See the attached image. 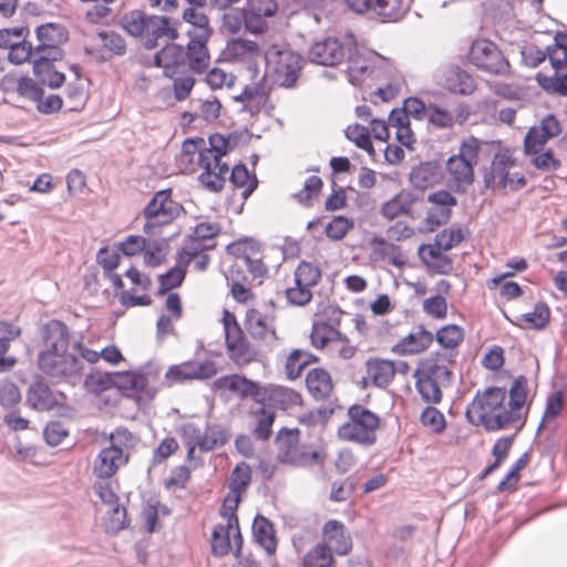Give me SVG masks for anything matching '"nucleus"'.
I'll list each match as a JSON object with an SVG mask.
<instances>
[{
	"mask_svg": "<svg viewBox=\"0 0 567 567\" xmlns=\"http://www.w3.org/2000/svg\"><path fill=\"white\" fill-rule=\"evenodd\" d=\"M371 247L370 258L374 262L388 261L398 268H402L406 264V257L402 254L400 246L389 243L384 238H372Z\"/></svg>",
	"mask_w": 567,
	"mask_h": 567,
	"instance_id": "nucleus-31",
	"label": "nucleus"
},
{
	"mask_svg": "<svg viewBox=\"0 0 567 567\" xmlns=\"http://www.w3.org/2000/svg\"><path fill=\"white\" fill-rule=\"evenodd\" d=\"M307 388L315 396L323 398L332 391V381L323 369L311 370L306 378Z\"/></svg>",
	"mask_w": 567,
	"mask_h": 567,
	"instance_id": "nucleus-40",
	"label": "nucleus"
},
{
	"mask_svg": "<svg viewBox=\"0 0 567 567\" xmlns=\"http://www.w3.org/2000/svg\"><path fill=\"white\" fill-rule=\"evenodd\" d=\"M28 401L39 411H50L58 405L55 395L50 388L42 382H35L30 386Z\"/></svg>",
	"mask_w": 567,
	"mask_h": 567,
	"instance_id": "nucleus-37",
	"label": "nucleus"
},
{
	"mask_svg": "<svg viewBox=\"0 0 567 567\" xmlns=\"http://www.w3.org/2000/svg\"><path fill=\"white\" fill-rule=\"evenodd\" d=\"M436 341L446 349L457 347L464 339V330L457 324H446L436 332Z\"/></svg>",
	"mask_w": 567,
	"mask_h": 567,
	"instance_id": "nucleus-52",
	"label": "nucleus"
},
{
	"mask_svg": "<svg viewBox=\"0 0 567 567\" xmlns=\"http://www.w3.org/2000/svg\"><path fill=\"white\" fill-rule=\"evenodd\" d=\"M277 417L276 412L267 405L260 404L249 411L251 434L259 441H268L272 435V425Z\"/></svg>",
	"mask_w": 567,
	"mask_h": 567,
	"instance_id": "nucleus-30",
	"label": "nucleus"
},
{
	"mask_svg": "<svg viewBox=\"0 0 567 567\" xmlns=\"http://www.w3.org/2000/svg\"><path fill=\"white\" fill-rule=\"evenodd\" d=\"M371 11L384 21L395 22L406 12L402 0H373Z\"/></svg>",
	"mask_w": 567,
	"mask_h": 567,
	"instance_id": "nucleus-41",
	"label": "nucleus"
},
{
	"mask_svg": "<svg viewBox=\"0 0 567 567\" xmlns=\"http://www.w3.org/2000/svg\"><path fill=\"white\" fill-rule=\"evenodd\" d=\"M41 370L51 378L72 377L79 373V357H40Z\"/></svg>",
	"mask_w": 567,
	"mask_h": 567,
	"instance_id": "nucleus-28",
	"label": "nucleus"
},
{
	"mask_svg": "<svg viewBox=\"0 0 567 567\" xmlns=\"http://www.w3.org/2000/svg\"><path fill=\"white\" fill-rule=\"evenodd\" d=\"M189 41L185 48V61L188 68L196 74H203L207 71L210 63V54L207 43L210 37L193 35V31H188Z\"/></svg>",
	"mask_w": 567,
	"mask_h": 567,
	"instance_id": "nucleus-20",
	"label": "nucleus"
},
{
	"mask_svg": "<svg viewBox=\"0 0 567 567\" xmlns=\"http://www.w3.org/2000/svg\"><path fill=\"white\" fill-rule=\"evenodd\" d=\"M415 388L422 400L429 404H439L442 401L443 393L441 388L444 386L432 380L414 377Z\"/></svg>",
	"mask_w": 567,
	"mask_h": 567,
	"instance_id": "nucleus-46",
	"label": "nucleus"
},
{
	"mask_svg": "<svg viewBox=\"0 0 567 567\" xmlns=\"http://www.w3.org/2000/svg\"><path fill=\"white\" fill-rule=\"evenodd\" d=\"M358 54V43L352 32H347L341 38H326L315 42L308 52L311 62L333 66L347 58L352 59Z\"/></svg>",
	"mask_w": 567,
	"mask_h": 567,
	"instance_id": "nucleus-6",
	"label": "nucleus"
},
{
	"mask_svg": "<svg viewBox=\"0 0 567 567\" xmlns=\"http://www.w3.org/2000/svg\"><path fill=\"white\" fill-rule=\"evenodd\" d=\"M215 384L220 390H227L241 398H252L256 403L261 404L264 388L246 378L239 375H226L217 379Z\"/></svg>",
	"mask_w": 567,
	"mask_h": 567,
	"instance_id": "nucleus-27",
	"label": "nucleus"
},
{
	"mask_svg": "<svg viewBox=\"0 0 567 567\" xmlns=\"http://www.w3.org/2000/svg\"><path fill=\"white\" fill-rule=\"evenodd\" d=\"M252 535L255 540L268 555H274L276 553L277 538L274 525L269 519L261 515H257L252 523Z\"/></svg>",
	"mask_w": 567,
	"mask_h": 567,
	"instance_id": "nucleus-36",
	"label": "nucleus"
},
{
	"mask_svg": "<svg viewBox=\"0 0 567 567\" xmlns=\"http://www.w3.org/2000/svg\"><path fill=\"white\" fill-rule=\"evenodd\" d=\"M414 202L415 196L411 193H399L382 205L381 214L392 220L401 214H409Z\"/></svg>",
	"mask_w": 567,
	"mask_h": 567,
	"instance_id": "nucleus-38",
	"label": "nucleus"
},
{
	"mask_svg": "<svg viewBox=\"0 0 567 567\" xmlns=\"http://www.w3.org/2000/svg\"><path fill=\"white\" fill-rule=\"evenodd\" d=\"M214 157L210 161L199 162L198 165L203 168V172L198 176V182L202 186L212 192L219 193L223 190L226 183V175L229 172L227 163L219 159L218 163H214Z\"/></svg>",
	"mask_w": 567,
	"mask_h": 567,
	"instance_id": "nucleus-26",
	"label": "nucleus"
},
{
	"mask_svg": "<svg viewBox=\"0 0 567 567\" xmlns=\"http://www.w3.org/2000/svg\"><path fill=\"white\" fill-rule=\"evenodd\" d=\"M354 227V221L343 215H338L329 221L324 228L327 237L333 241L341 240L350 229Z\"/></svg>",
	"mask_w": 567,
	"mask_h": 567,
	"instance_id": "nucleus-53",
	"label": "nucleus"
},
{
	"mask_svg": "<svg viewBox=\"0 0 567 567\" xmlns=\"http://www.w3.org/2000/svg\"><path fill=\"white\" fill-rule=\"evenodd\" d=\"M34 58V45L27 40H16L9 49L8 60L12 64L19 65Z\"/></svg>",
	"mask_w": 567,
	"mask_h": 567,
	"instance_id": "nucleus-55",
	"label": "nucleus"
},
{
	"mask_svg": "<svg viewBox=\"0 0 567 567\" xmlns=\"http://www.w3.org/2000/svg\"><path fill=\"white\" fill-rule=\"evenodd\" d=\"M186 276V270L181 266H175L167 270L165 274L158 276V295H164L167 291L179 287Z\"/></svg>",
	"mask_w": 567,
	"mask_h": 567,
	"instance_id": "nucleus-54",
	"label": "nucleus"
},
{
	"mask_svg": "<svg viewBox=\"0 0 567 567\" xmlns=\"http://www.w3.org/2000/svg\"><path fill=\"white\" fill-rule=\"evenodd\" d=\"M441 85L450 93L460 95H470L476 90L474 78L458 65L444 70Z\"/></svg>",
	"mask_w": 567,
	"mask_h": 567,
	"instance_id": "nucleus-25",
	"label": "nucleus"
},
{
	"mask_svg": "<svg viewBox=\"0 0 567 567\" xmlns=\"http://www.w3.org/2000/svg\"><path fill=\"white\" fill-rule=\"evenodd\" d=\"M464 240L463 229L455 226L449 229H443L435 235V246L443 251H447L457 246Z\"/></svg>",
	"mask_w": 567,
	"mask_h": 567,
	"instance_id": "nucleus-58",
	"label": "nucleus"
},
{
	"mask_svg": "<svg viewBox=\"0 0 567 567\" xmlns=\"http://www.w3.org/2000/svg\"><path fill=\"white\" fill-rule=\"evenodd\" d=\"M229 435L220 425H210L206 429L204 435L199 440V449L202 451H212L218 446H223L228 442Z\"/></svg>",
	"mask_w": 567,
	"mask_h": 567,
	"instance_id": "nucleus-50",
	"label": "nucleus"
},
{
	"mask_svg": "<svg viewBox=\"0 0 567 567\" xmlns=\"http://www.w3.org/2000/svg\"><path fill=\"white\" fill-rule=\"evenodd\" d=\"M347 60L349 62V66H348L349 81L353 85H360L373 72L372 66L368 62H365V61L360 62L359 53L355 56H353L352 59H347Z\"/></svg>",
	"mask_w": 567,
	"mask_h": 567,
	"instance_id": "nucleus-59",
	"label": "nucleus"
},
{
	"mask_svg": "<svg viewBox=\"0 0 567 567\" xmlns=\"http://www.w3.org/2000/svg\"><path fill=\"white\" fill-rule=\"evenodd\" d=\"M321 279V270L312 262L301 261L295 270V285L313 287Z\"/></svg>",
	"mask_w": 567,
	"mask_h": 567,
	"instance_id": "nucleus-49",
	"label": "nucleus"
},
{
	"mask_svg": "<svg viewBox=\"0 0 567 567\" xmlns=\"http://www.w3.org/2000/svg\"><path fill=\"white\" fill-rule=\"evenodd\" d=\"M300 430L282 427L278 431L275 445L276 457L281 464L309 466L322 464L327 458L324 449H312L300 443Z\"/></svg>",
	"mask_w": 567,
	"mask_h": 567,
	"instance_id": "nucleus-3",
	"label": "nucleus"
},
{
	"mask_svg": "<svg viewBox=\"0 0 567 567\" xmlns=\"http://www.w3.org/2000/svg\"><path fill=\"white\" fill-rule=\"evenodd\" d=\"M225 343L229 351L245 354L248 351L247 340L234 315L225 312L224 316Z\"/></svg>",
	"mask_w": 567,
	"mask_h": 567,
	"instance_id": "nucleus-35",
	"label": "nucleus"
},
{
	"mask_svg": "<svg viewBox=\"0 0 567 567\" xmlns=\"http://www.w3.org/2000/svg\"><path fill=\"white\" fill-rule=\"evenodd\" d=\"M130 433L127 431H116L111 435V440L127 439ZM127 462L124 456L123 450L114 442L110 446L104 447L94 461L93 472L100 478H110L116 474L118 467Z\"/></svg>",
	"mask_w": 567,
	"mask_h": 567,
	"instance_id": "nucleus-15",
	"label": "nucleus"
},
{
	"mask_svg": "<svg viewBox=\"0 0 567 567\" xmlns=\"http://www.w3.org/2000/svg\"><path fill=\"white\" fill-rule=\"evenodd\" d=\"M241 496L243 494L233 491H229L228 494L225 496L219 511V514L225 522L239 524L237 509L241 502Z\"/></svg>",
	"mask_w": 567,
	"mask_h": 567,
	"instance_id": "nucleus-60",
	"label": "nucleus"
},
{
	"mask_svg": "<svg viewBox=\"0 0 567 567\" xmlns=\"http://www.w3.org/2000/svg\"><path fill=\"white\" fill-rule=\"evenodd\" d=\"M329 317L323 321H315L310 334L311 344L317 349H323L329 342L341 339V333L337 329L343 313L339 307H329L324 315Z\"/></svg>",
	"mask_w": 567,
	"mask_h": 567,
	"instance_id": "nucleus-16",
	"label": "nucleus"
},
{
	"mask_svg": "<svg viewBox=\"0 0 567 567\" xmlns=\"http://www.w3.org/2000/svg\"><path fill=\"white\" fill-rule=\"evenodd\" d=\"M172 193L171 188L156 192L144 207L145 234H152V229L156 226L171 224L184 212V207L172 198Z\"/></svg>",
	"mask_w": 567,
	"mask_h": 567,
	"instance_id": "nucleus-7",
	"label": "nucleus"
},
{
	"mask_svg": "<svg viewBox=\"0 0 567 567\" xmlns=\"http://www.w3.org/2000/svg\"><path fill=\"white\" fill-rule=\"evenodd\" d=\"M409 364L405 361L394 362L389 359L371 358L367 362V377L375 386H386L396 373L406 374Z\"/></svg>",
	"mask_w": 567,
	"mask_h": 567,
	"instance_id": "nucleus-17",
	"label": "nucleus"
},
{
	"mask_svg": "<svg viewBox=\"0 0 567 567\" xmlns=\"http://www.w3.org/2000/svg\"><path fill=\"white\" fill-rule=\"evenodd\" d=\"M534 396L535 390L530 388L524 375L517 377L513 381L508 394L506 393V409L509 410L514 427L517 430L525 425Z\"/></svg>",
	"mask_w": 567,
	"mask_h": 567,
	"instance_id": "nucleus-11",
	"label": "nucleus"
},
{
	"mask_svg": "<svg viewBox=\"0 0 567 567\" xmlns=\"http://www.w3.org/2000/svg\"><path fill=\"white\" fill-rule=\"evenodd\" d=\"M514 165L512 154L506 150L494 155L488 168H485L483 182L486 189L506 188L508 185V168Z\"/></svg>",
	"mask_w": 567,
	"mask_h": 567,
	"instance_id": "nucleus-21",
	"label": "nucleus"
},
{
	"mask_svg": "<svg viewBox=\"0 0 567 567\" xmlns=\"http://www.w3.org/2000/svg\"><path fill=\"white\" fill-rule=\"evenodd\" d=\"M179 22L166 16L146 14L142 10H131L121 18L122 28L134 38H142L143 47L153 50L161 38L169 41L178 39Z\"/></svg>",
	"mask_w": 567,
	"mask_h": 567,
	"instance_id": "nucleus-2",
	"label": "nucleus"
},
{
	"mask_svg": "<svg viewBox=\"0 0 567 567\" xmlns=\"http://www.w3.org/2000/svg\"><path fill=\"white\" fill-rule=\"evenodd\" d=\"M114 374L115 372L90 374L84 381V386L95 398L104 395L105 392L112 391V388H117Z\"/></svg>",
	"mask_w": 567,
	"mask_h": 567,
	"instance_id": "nucleus-44",
	"label": "nucleus"
},
{
	"mask_svg": "<svg viewBox=\"0 0 567 567\" xmlns=\"http://www.w3.org/2000/svg\"><path fill=\"white\" fill-rule=\"evenodd\" d=\"M347 421L338 427L337 435L341 441L352 442L362 446L377 443L380 416L361 404H352L347 412Z\"/></svg>",
	"mask_w": 567,
	"mask_h": 567,
	"instance_id": "nucleus-4",
	"label": "nucleus"
},
{
	"mask_svg": "<svg viewBox=\"0 0 567 567\" xmlns=\"http://www.w3.org/2000/svg\"><path fill=\"white\" fill-rule=\"evenodd\" d=\"M261 404L268 408H278L281 410H290L302 404V398L299 392L293 389L269 384L264 386Z\"/></svg>",
	"mask_w": 567,
	"mask_h": 567,
	"instance_id": "nucleus-22",
	"label": "nucleus"
},
{
	"mask_svg": "<svg viewBox=\"0 0 567 567\" xmlns=\"http://www.w3.org/2000/svg\"><path fill=\"white\" fill-rule=\"evenodd\" d=\"M38 43L34 45V55H53L63 58L62 45L69 40L68 29L54 22L43 23L35 29Z\"/></svg>",
	"mask_w": 567,
	"mask_h": 567,
	"instance_id": "nucleus-12",
	"label": "nucleus"
},
{
	"mask_svg": "<svg viewBox=\"0 0 567 567\" xmlns=\"http://www.w3.org/2000/svg\"><path fill=\"white\" fill-rule=\"evenodd\" d=\"M550 319V310L545 301H538L535 303L533 311L522 315V320L527 323L529 328L543 329L545 328Z\"/></svg>",
	"mask_w": 567,
	"mask_h": 567,
	"instance_id": "nucleus-51",
	"label": "nucleus"
},
{
	"mask_svg": "<svg viewBox=\"0 0 567 567\" xmlns=\"http://www.w3.org/2000/svg\"><path fill=\"white\" fill-rule=\"evenodd\" d=\"M323 186L321 177L311 175L306 178L303 188L298 193L293 194L297 202L303 207H311L313 205L312 199L319 195Z\"/></svg>",
	"mask_w": 567,
	"mask_h": 567,
	"instance_id": "nucleus-47",
	"label": "nucleus"
},
{
	"mask_svg": "<svg viewBox=\"0 0 567 567\" xmlns=\"http://www.w3.org/2000/svg\"><path fill=\"white\" fill-rule=\"evenodd\" d=\"M99 38L102 40L103 47L114 55H124L126 53L125 40L112 30H102L97 32Z\"/></svg>",
	"mask_w": 567,
	"mask_h": 567,
	"instance_id": "nucleus-62",
	"label": "nucleus"
},
{
	"mask_svg": "<svg viewBox=\"0 0 567 567\" xmlns=\"http://www.w3.org/2000/svg\"><path fill=\"white\" fill-rule=\"evenodd\" d=\"M245 326L252 339L264 342L272 351V344L277 342L276 331L266 323L258 310L250 309L246 312Z\"/></svg>",
	"mask_w": 567,
	"mask_h": 567,
	"instance_id": "nucleus-29",
	"label": "nucleus"
},
{
	"mask_svg": "<svg viewBox=\"0 0 567 567\" xmlns=\"http://www.w3.org/2000/svg\"><path fill=\"white\" fill-rule=\"evenodd\" d=\"M323 544L328 546L331 551L340 556L348 555L352 549L351 536L347 533L346 526L342 522L337 519L328 520L322 528Z\"/></svg>",
	"mask_w": 567,
	"mask_h": 567,
	"instance_id": "nucleus-24",
	"label": "nucleus"
},
{
	"mask_svg": "<svg viewBox=\"0 0 567 567\" xmlns=\"http://www.w3.org/2000/svg\"><path fill=\"white\" fill-rule=\"evenodd\" d=\"M523 63L528 68H537L543 62L548 60L550 62V48L549 44L545 49H540L535 44L525 47L522 52Z\"/></svg>",
	"mask_w": 567,
	"mask_h": 567,
	"instance_id": "nucleus-56",
	"label": "nucleus"
},
{
	"mask_svg": "<svg viewBox=\"0 0 567 567\" xmlns=\"http://www.w3.org/2000/svg\"><path fill=\"white\" fill-rule=\"evenodd\" d=\"M243 542L239 524L219 523L212 533V554L215 557H223L233 553L236 558H239Z\"/></svg>",
	"mask_w": 567,
	"mask_h": 567,
	"instance_id": "nucleus-13",
	"label": "nucleus"
},
{
	"mask_svg": "<svg viewBox=\"0 0 567 567\" xmlns=\"http://www.w3.org/2000/svg\"><path fill=\"white\" fill-rule=\"evenodd\" d=\"M433 342V334L424 326H419L415 332L409 333L399 343L393 346L392 351L398 354H419L426 350Z\"/></svg>",
	"mask_w": 567,
	"mask_h": 567,
	"instance_id": "nucleus-33",
	"label": "nucleus"
},
{
	"mask_svg": "<svg viewBox=\"0 0 567 567\" xmlns=\"http://www.w3.org/2000/svg\"><path fill=\"white\" fill-rule=\"evenodd\" d=\"M63 58H53V55H34L32 59V71L37 83L42 87L59 89L65 82V74L56 70L54 63Z\"/></svg>",
	"mask_w": 567,
	"mask_h": 567,
	"instance_id": "nucleus-19",
	"label": "nucleus"
},
{
	"mask_svg": "<svg viewBox=\"0 0 567 567\" xmlns=\"http://www.w3.org/2000/svg\"><path fill=\"white\" fill-rule=\"evenodd\" d=\"M451 361L446 357H425L420 360L414 377H421L446 385L452 378Z\"/></svg>",
	"mask_w": 567,
	"mask_h": 567,
	"instance_id": "nucleus-23",
	"label": "nucleus"
},
{
	"mask_svg": "<svg viewBox=\"0 0 567 567\" xmlns=\"http://www.w3.org/2000/svg\"><path fill=\"white\" fill-rule=\"evenodd\" d=\"M470 61L477 69L493 75H506L511 65L498 47L485 39L476 40L470 49Z\"/></svg>",
	"mask_w": 567,
	"mask_h": 567,
	"instance_id": "nucleus-9",
	"label": "nucleus"
},
{
	"mask_svg": "<svg viewBox=\"0 0 567 567\" xmlns=\"http://www.w3.org/2000/svg\"><path fill=\"white\" fill-rule=\"evenodd\" d=\"M251 481V468L246 463L238 464L231 473L229 491L244 494Z\"/></svg>",
	"mask_w": 567,
	"mask_h": 567,
	"instance_id": "nucleus-61",
	"label": "nucleus"
},
{
	"mask_svg": "<svg viewBox=\"0 0 567 567\" xmlns=\"http://www.w3.org/2000/svg\"><path fill=\"white\" fill-rule=\"evenodd\" d=\"M506 391L502 388H487L477 392L466 409L467 420L486 431H499L514 426V421L506 409Z\"/></svg>",
	"mask_w": 567,
	"mask_h": 567,
	"instance_id": "nucleus-1",
	"label": "nucleus"
},
{
	"mask_svg": "<svg viewBox=\"0 0 567 567\" xmlns=\"http://www.w3.org/2000/svg\"><path fill=\"white\" fill-rule=\"evenodd\" d=\"M200 8L187 7L183 11L182 19L196 29V32L193 31V35L212 37L214 31L209 25V19L204 12L199 11Z\"/></svg>",
	"mask_w": 567,
	"mask_h": 567,
	"instance_id": "nucleus-43",
	"label": "nucleus"
},
{
	"mask_svg": "<svg viewBox=\"0 0 567 567\" xmlns=\"http://www.w3.org/2000/svg\"><path fill=\"white\" fill-rule=\"evenodd\" d=\"M420 421L423 426L430 429L435 434H441L446 427L444 414L434 406H427L423 410Z\"/></svg>",
	"mask_w": 567,
	"mask_h": 567,
	"instance_id": "nucleus-57",
	"label": "nucleus"
},
{
	"mask_svg": "<svg viewBox=\"0 0 567 567\" xmlns=\"http://www.w3.org/2000/svg\"><path fill=\"white\" fill-rule=\"evenodd\" d=\"M550 48V66L554 70L551 75L542 72L536 74V82L539 87L550 95L558 96V89L555 83V78L564 74L567 70V31H556L554 41L549 44Z\"/></svg>",
	"mask_w": 567,
	"mask_h": 567,
	"instance_id": "nucleus-10",
	"label": "nucleus"
},
{
	"mask_svg": "<svg viewBox=\"0 0 567 567\" xmlns=\"http://www.w3.org/2000/svg\"><path fill=\"white\" fill-rule=\"evenodd\" d=\"M443 177L442 166L437 161H426L413 167L410 181L415 188L425 189L433 186Z\"/></svg>",
	"mask_w": 567,
	"mask_h": 567,
	"instance_id": "nucleus-32",
	"label": "nucleus"
},
{
	"mask_svg": "<svg viewBox=\"0 0 567 567\" xmlns=\"http://www.w3.org/2000/svg\"><path fill=\"white\" fill-rule=\"evenodd\" d=\"M208 147H204L199 151V157L197 163L210 161L214 157V163H218L228 153L227 141L225 135L214 133L208 137Z\"/></svg>",
	"mask_w": 567,
	"mask_h": 567,
	"instance_id": "nucleus-45",
	"label": "nucleus"
},
{
	"mask_svg": "<svg viewBox=\"0 0 567 567\" xmlns=\"http://www.w3.org/2000/svg\"><path fill=\"white\" fill-rule=\"evenodd\" d=\"M43 349L38 354H69L71 334L68 326L58 319H51L40 328Z\"/></svg>",
	"mask_w": 567,
	"mask_h": 567,
	"instance_id": "nucleus-14",
	"label": "nucleus"
},
{
	"mask_svg": "<svg viewBox=\"0 0 567 567\" xmlns=\"http://www.w3.org/2000/svg\"><path fill=\"white\" fill-rule=\"evenodd\" d=\"M446 171L456 183V190L464 193L468 186L474 183V166L466 159L458 158L456 155L449 157Z\"/></svg>",
	"mask_w": 567,
	"mask_h": 567,
	"instance_id": "nucleus-34",
	"label": "nucleus"
},
{
	"mask_svg": "<svg viewBox=\"0 0 567 567\" xmlns=\"http://www.w3.org/2000/svg\"><path fill=\"white\" fill-rule=\"evenodd\" d=\"M334 563L331 549L318 544L303 557V567H331Z\"/></svg>",
	"mask_w": 567,
	"mask_h": 567,
	"instance_id": "nucleus-48",
	"label": "nucleus"
},
{
	"mask_svg": "<svg viewBox=\"0 0 567 567\" xmlns=\"http://www.w3.org/2000/svg\"><path fill=\"white\" fill-rule=\"evenodd\" d=\"M6 96L4 102L19 106L18 100L27 99L35 103L38 112L42 114H53L62 109L63 100L59 94H50L43 99L44 90L33 79L20 76L17 80L16 87H2Z\"/></svg>",
	"mask_w": 567,
	"mask_h": 567,
	"instance_id": "nucleus-5",
	"label": "nucleus"
},
{
	"mask_svg": "<svg viewBox=\"0 0 567 567\" xmlns=\"http://www.w3.org/2000/svg\"><path fill=\"white\" fill-rule=\"evenodd\" d=\"M114 377L122 394L136 402L152 401L157 394L158 390L153 383L154 377L151 372L134 369L117 371Z\"/></svg>",
	"mask_w": 567,
	"mask_h": 567,
	"instance_id": "nucleus-8",
	"label": "nucleus"
},
{
	"mask_svg": "<svg viewBox=\"0 0 567 567\" xmlns=\"http://www.w3.org/2000/svg\"><path fill=\"white\" fill-rule=\"evenodd\" d=\"M217 372L216 365L210 360H189L173 365L166 372V378L172 382H183L193 379H208Z\"/></svg>",
	"mask_w": 567,
	"mask_h": 567,
	"instance_id": "nucleus-18",
	"label": "nucleus"
},
{
	"mask_svg": "<svg viewBox=\"0 0 567 567\" xmlns=\"http://www.w3.org/2000/svg\"><path fill=\"white\" fill-rule=\"evenodd\" d=\"M427 121L436 128H451L454 125L452 113L436 104L429 105Z\"/></svg>",
	"mask_w": 567,
	"mask_h": 567,
	"instance_id": "nucleus-64",
	"label": "nucleus"
},
{
	"mask_svg": "<svg viewBox=\"0 0 567 567\" xmlns=\"http://www.w3.org/2000/svg\"><path fill=\"white\" fill-rule=\"evenodd\" d=\"M225 52L228 59L244 60L257 55L259 53V47L255 41L235 38L227 41Z\"/></svg>",
	"mask_w": 567,
	"mask_h": 567,
	"instance_id": "nucleus-42",
	"label": "nucleus"
},
{
	"mask_svg": "<svg viewBox=\"0 0 567 567\" xmlns=\"http://www.w3.org/2000/svg\"><path fill=\"white\" fill-rule=\"evenodd\" d=\"M481 146V141L477 137L471 135L462 142L458 153L455 155L458 158L466 159L471 165L475 167L478 162Z\"/></svg>",
	"mask_w": 567,
	"mask_h": 567,
	"instance_id": "nucleus-63",
	"label": "nucleus"
},
{
	"mask_svg": "<svg viewBox=\"0 0 567 567\" xmlns=\"http://www.w3.org/2000/svg\"><path fill=\"white\" fill-rule=\"evenodd\" d=\"M163 54H165L166 59L164 76L174 79L178 73V69L185 64V48L171 41L163 47Z\"/></svg>",
	"mask_w": 567,
	"mask_h": 567,
	"instance_id": "nucleus-39",
	"label": "nucleus"
}]
</instances>
